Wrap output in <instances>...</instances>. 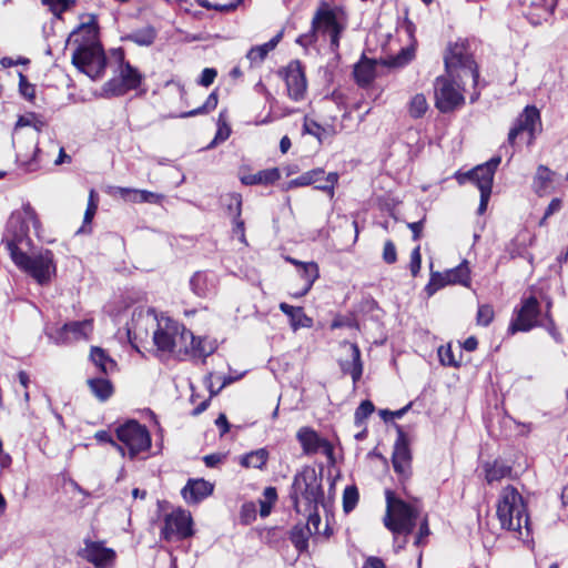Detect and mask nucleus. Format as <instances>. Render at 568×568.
<instances>
[{
	"mask_svg": "<svg viewBox=\"0 0 568 568\" xmlns=\"http://www.w3.org/2000/svg\"><path fill=\"white\" fill-rule=\"evenodd\" d=\"M444 60L446 74L436 78L434 84L435 105L440 112L448 113L462 106L465 102L460 92L464 79L470 78L474 85H476L479 72L464 42L449 45Z\"/></svg>",
	"mask_w": 568,
	"mask_h": 568,
	"instance_id": "f257e3e1",
	"label": "nucleus"
},
{
	"mask_svg": "<svg viewBox=\"0 0 568 568\" xmlns=\"http://www.w3.org/2000/svg\"><path fill=\"white\" fill-rule=\"evenodd\" d=\"M497 518L500 527L505 530L516 534L517 538L524 539L530 535V523L527 514L526 504L519 491L507 486L500 491L497 503Z\"/></svg>",
	"mask_w": 568,
	"mask_h": 568,
	"instance_id": "f03ea898",
	"label": "nucleus"
},
{
	"mask_svg": "<svg viewBox=\"0 0 568 568\" xmlns=\"http://www.w3.org/2000/svg\"><path fill=\"white\" fill-rule=\"evenodd\" d=\"M291 498L297 513L318 508L324 503V489L322 486V473L314 467L305 466L296 473L292 484Z\"/></svg>",
	"mask_w": 568,
	"mask_h": 568,
	"instance_id": "7ed1b4c3",
	"label": "nucleus"
},
{
	"mask_svg": "<svg viewBox=\"0 0 568 568\" xmlns=\"http://www.w3.org/2000/svg\"><path fill=\"white\" fill-rule=\"evenodd\" d=\"M13 263L23 272L29 274L40 285L50 282L55 272L53 254L49 250H40L29 255L27 251H12Z\"/></svg>",
	"mask_w": 568,
	"mask_h": 568,
	"instance_id": "20e7f679",
	"label": "nucleus"
},
{
	"mask_svg": "<svg viewBox=\"0 0 568 568\" xmlns=\"http://www.w3.org/2000/svg\"><path fill=\"white\" fill-rule=\"evenodd\" d=\"M116 438L130 459H134L140 453L151 447V435L148 428L136 420H128L120 425L116 428Z\"/></svg>",
	"mask_w": 568,
	"mask_h": 568,
	"instance_id": "39448f33",
	"label": "nucleus"
},
{
	"mask_svg": "<svg viewBox=\"0 0 568 568\" xmlns=\"http://www.w3.org/2000/svg\"><path fill=\"white\" fill-rule=\"evenodd\" d=\"M72 64L92 80L100 79L106 67V57L101 44L78 45L72 54Z\"/></svg>",
	"mask_w": 568,
	"mask_h": 568,
	"instance_id": "423d86ee",
	"label": "nucleus"
},
{
	"mask_svg": "<svg viewBox=\"0 0 568 568\" xmlns=\"http://www.w3.org/2000/svg\"><path fill=\"white\" fill-rule=\"evenodd\" d=\"M393 426H395L397 430V439L393 449V470L397 474L398 481L404 493H406V484L413 475L412 439L403 426L395 425L394 423Z\"/></svg>",
	"mask_w": 568,
	"mask_h": 568,
	"instance_id": "0eeeda50",
	"label": "nucleus"
},
{
	"mask_svg": "<svg viewBox=\"0 0 568 568\" xmlns=\"http://www.w3.org/2000/svg\"><path fill=\"white\" fill-rule=\"evenodd\" d=\"M120 61L119 74L106 81L102 87L101 95L104 98L122 97L141 85L143 77L139 70L130 62L124 61L123 55Z\"/></svg>",
	"mask_w": 568,
	"mask_h": 568,
	"instance_id": "6e6552de",
	"label": "nucleus"
},
{
	"mask_svg": "<svg viewBox=\"0 0 568 568\" xmlns=\"http://www.w3.org/2000/svg\"><path fill=\"white\" fill-rule=\"evenodd\" d=\"M418 509L410 503L400 499L393 491V535H403L397 548H403L407 536L413 531L418 518Z\"/></svg>",
	"mask_w": 568,
	"mask_h": 568,
	"instance_id": "1a4fd4ad",
	"label": "nucleus"
},
{
	"mask_svg": "<svg viewBox=\"0 0 568 568\" xmlns=\"http://www.w3.org/2000/svg\"><path fill=\"white\" fill-rule=\"evenodd\" d=\"M540 131L541 119L539 110L534 105H527L516 119L514 126L509 130L507 141L510 146H514L517 136L526 132L529 136L528 144H531L536 134Z\"/></svg>",
	"mask_w": 568,
	"mask_h": 568,
	"instance_id": "9d476101",
	"label": "nucleus"
},
{
	"mask_svg": "<svg viewBox=\"0 0 568 568\" xmlns=\"http://www.w3.org/2000/svg\"><path fill=\"white\" fill-rule=\"evenodd\" d=\"M539 315L540 305L538 300L535 296L524 298L516 318L511 321L508 327L509 333L528 332L535 326L542 325V323L538 321Z\"/></svg>",
	"mask_w": 568,
	"mask_h": 568,
	"instance_id": "9b49d317",
	"label": "nucleus"
},
{
	"mask_svg": "<svg viewBox=\"0 0 568 568\" xmlns=\"http://www.w3.org/2000/svg\"><path fill=\"white\" fill-rule=\"evenodd\" d=\"M398 42L403 44L397 54H393V69L407 65L414 58L417 41L415 39V27L412 22L405 21L396 28Z\"/></svg>",
	"mask_w": 568,
	"mask_h": 568,
	"instance_id": "f8f14e48",
	"label": "nucleus"
},
{
	"mask_svg": "<svg viewBox=\"0 0 568 568\" xmlns=\"http://www.w3.org/2000/svg\"><path fill=\"white\" fill-rule=\"evenodd\" d=\"M79 556L92 564L94 568H113L116 554L100 541L84 542V547L79 551Z\"/></svg>",
	"mask_w": 568,
	"mask_h": 568,
	"instance_id": "ddd939ff",
	"label": "nucleus"
},
{
	"mask_svg": "<svg viewBox=\"0 0 568 568\" xmlns=\"http://www.w3.org/2000/svg\"><path fill=\"white\" fill-rule=\"evenodd\" d=\"M287 94L294 101H301L305 97L307 82L302 63L298 60L291 61L283 71Z\"/></svg>",
	"mask_w": 568,
	"mask_h": 568,
	"instance_id": "4468645a",
	"label": "nucleus"
},
{
	"mask_svg": "<svg viewBox=\"0 0 568 568\" xmlns=\"http://www.w3.org/2000/svg\"><path fill=\"white\" fill-rule=\"evenodd\" d=\"M341 347L345 352V357L338 361L339 368L343 374L349 375L353 381L354 388L363 375V362L361 358V351L354 343L344 342Z\"/></svg>",
	"mask_w": 568,
	"mask_h": 568,
	"instance_id": "2eb2a0df",
	"label": "nucleus"
},
{
	"mask_svg": "<svg viewBox=\"0 0 568 568\" xmlns=\"http://www.w3.org/2000/svg\"><path fill=\"white\" fill-rule=\"evenodd\" d=\"M192 519L189 513L184 510L173 511L165 517L162 535L170 540L173 536L180 539L187 538L192 535Z\"/></svg>",
	"mask_w": 568,
	"mask_h": 568,
	"instance_id": "dca6fc26",
	"label": "nucleus"
},
{
	"mask_svg": "<svg viewBox=\"0 0 568 568\" xmlns=\"http://www.w3.org/2000/svg\"><path fill=\"white\" fill-rule=\"evenodd\" d=\"M29 225L26 221H19L16 216H12L8 225V234L6 236V247L12 258V251H24L30 248L31 239L28 235Z\"/></svg>",
	"mask_w": 568,
	"mask_h": 568,
	"instance_id": "f3484780",
	"label": "nucleus"
},
{
	"mask_svg": "<svg viewBox=\"0 0 568 568\" xmlns=\"http://www.w3.org/2000/svg\"><path fill=\"white\" fill-rule=\"evenodd\" d=\"M91 332L92 321L84 320L65 323L62 327L58 328L54 334H48V336L57 344H67L71 341L87 338Z\"/></svg>",
	"mask_w": 568,
	"mask_h": 568,
	"instance_id": "a211bd4d",
	"label": "nucleus"
},
{
	"mask_svg": "<svg viewBox=\"0 0 568 568\" xmlns=\"http://www.w3.org/2000/svg\"><path fill=\"white\" fill-rule=\"evenodd\" d=\"M500 161L501 156L496 155L467 173L468 179L476 184L480 192H491L494 174Z\"/></svg>",
	"mask_w": 568,
	"mask_h": 568,
	"instance_id": "6ab92c4d",
	"label": "nucleus"
},
{
	"mask_svg": "<svg viewBox=\"0 0 568 568\" xmlns=\"http://www.w3.org/2000/svg\"><path fill=\"white\" fill-rule=\"evenodd\" d=\"M69 41H73L78 45L101 44L99 41L98 18L93 13L85 14L79 28L70 34Z\"/></svg>",
	"mask_w": 568,
	"mask_h": 568,
	"instance_id": "aec40b11",
	"label": "nucleus"
},
{
	"mask_svg": "<svg viewBox=\"0 0 568 568\" xmlns=\"http://www.w3.org/2000/svg\"><path fill=\"white\" fill-rule=\"evenodd\" d=\"M528 3L527 18L530 23L537 26L546 21L554 12L558 0H525Z\"/></svg>",
	"mask_w": 568,
	"mask_h": 568,
	"instance_id": "412c9836",
	"label": "nucleus"
},
{
	"mask_svg": "<svg viewBox=\"0 0 568 568\" xmlns=\"http://www.w3.org/2000/svg\"><path fill=\"white\" fill-rule=\"evenodd\" d=\"M213 493V485L204 479H190L182 489V496L189 504H196Z\"/></svg>",
	"mask_w": 568,
	"mask_h": 568,
	"instance_id": "4be33fe9",
	"label": "nucleus"
},
{
	"mask_svg": "<svg viewBox=\"0 0 568 568\" xmlns=\"http://www.w3.org/2000/svg\"><path fill=\"white\" fill-rule=\"evenodd\" d=\"M179 325L175 322H168L165 327L159 326L154 332L153 342L160 351L172 352L176 346Z\"/></svg>",
	"mask_w": 568,
	"mask_h": 568,
	"instance_id": "5701e85b",
	"label": "nucleus"
},
{
	"mask_svg": "<svg viewBox=\"0 0 568 568\" xmlns=\"http://www.w3.org/2000/svg\"><path fill=\"white\" fill-rule=\"evenodd\" d=\"M17 162L26 172H36L43 165L49 163L37 144L33 145L31 152L17 151Z\"/></svg>",
	"mask_w": 568,
	"mask_h": 568,
	"instance_id": "b1692460",
	"label": "nucleus"
},
{
	"mask_svg": "<svg viewBox=\"0 0 568 568\" xmlns=\"http://www.w3.org/2000/svg\"><path fill=\"white\" fill-rule=\"evenodd\" d=\"M376 60L363 55L354 65L353 75L359 87L365 88L372 83L376 75Z\"/></svg>",
	"mask_w": 568,
	"mask_h": 568,
	"instance_id": "393cba45",
	"label": "nucleus"
},
{
	"mask_svg": "<svg viewBox=\"0 0 568 568\" xmlns=\"http://www.w3.org/2000/svg\"><path fill=\"white\" fill-rule=\"evenodd\" d=\"M338 24H341V22L337 20L336 13L326 6L318 8L312 19L313 29H316L317 32L328 31Z\"/></svg>",
	"mask_w": 568,
	"mask_h": 568,
	"instance_id": "a878e982",
	"label": "nucleus"
},
{
	"mask_svg": "<svg viewBox=\"0 0 568 568\" xmlns=\"http://www.w3.org/2000/svg\"><path fill=\"white\" fill-rule=\"evenodd\" d=\"M306 455H313L320 452L324 438L310 427H302L296 435Z\"/></svg>",
	"mask_w": 568,
	"mask_h": 568,
	"instance_id": "bb28decb",
	"label": "nucleus"
},
{
	"mask_svg": "<svg viewBox=\"0 0 568 568\" xmlns=\"http://www.w3.org/2000/svg\"><path fill=\"white\" fill-rule=\"evenodd\" d=\"M90 359L103 375H109L116 369L115 361L101 347H91Z\"/></svg>",
	"mask_w": 568,
	"mask_h": 568,
	"instance_id": "cd10ccee",
	"label": "nucleus"
},
{
	"mask_svg": "<svg viewBox=\"0 0 568 568\" xmlns=\"http://www.w3.org/2000/svg\"><path fill=\"white\" fill-rule=\"evenodd\" d=\"M280 310L288 316L291 326L294 331L300 327H308L312 323V320L307 317L300 306H292L287 303H281Z\"/></svg>",
	"mask_w": 568,
	"mask_h": 568,
	"instance_id": "c85d7f7f",
	"label": "nucleus"
},
{
	"mask_svg": "<svg viewBox=\"0 0 568 568\" xmlns=\"http://www.w3.org/2000/svg\"><path fill=\"white\" fill-rule=\"evenodd\" d=\"M281 178V173L277 168H271L266 170L258 171L254 174L245 175L241 179L242 183L245 185H256V184H273Z\"/></svg>",
	"mask_w": 568,
	"mask_h": 568,
	"instance_id": "c756f323",
	"label": "nucleus"
},
{
	"mask_svg": "<svg viewBox=\"0 0 568 568\" xmlns=\"http://www.w3.org/2000/svg\"><path fill=\"white\" fill-rule=\"evenodd\" d=\"M554 174L555 173L545 165H539L537 168L536 175L532 182V189L539 196L549 193L552 184Z\"/></svg>",
	"mask_w": 568,
	"mask_h": 568,
	"instance_id": "7c9ffc66",
	"label": "nucleus"
},
{
	"mask_svg": "<svg viewBox=\"0 0 568 568\" xmlns=\"http://www.w3.org/2000/svg\"><path fill=\"white\" fill-rule=\"evenodd\" d=\"M298 273L304 281V285L301 292L294 294L296 297L304 296L312 288L314 282L320 276L318 265L315 262H306V264H303V267L298 270Z\"/></svg>",
	"mask_w": 568,
	"mask_h": 568,
	"instance_id": "2f4dec72",
	"label": "nucleus"
},
{
	"mask_svg": "<svg viewBox=\"0 0 568 568\" xmlns=\"http://www.w3.org/2000/svg\"><path fill=\"white\" fill-rule=\"evenodd\" d=\"M88 386L92 394L101 402L108 400L113 394V385L105 377H93L88 379Z\"/></svg>",
	"mask_w": 568,
	"mask_h": 568,
	"instance_id": "473e14b6",
	"label": "nucleus"
},
{
	"mask_svg": "<svg viewBox=\"0 0 568 568\" xmlns=\"http://www.w3.org/2000/svg\"><path fill=\"white\" fill-rule=\"evenodd\" d=\"M447 281L452 284H459L464 286H469L470 283V270L468 267V262L464 261L458 266L446 271Z\"/></svg>",
	"mask_w": 568,
	"mask_h": 568,
	"instance_id": "72a5a7b5",
	"label": "nucleus"
},
{
	"mask_svg": "<svg viewBox=\"0 0 568 568\" xmlns=\"http://www.w3.org/2000/svg\"><path fill=\"white\" fill-rule=\"evenodd\" d=\"M310 536V528L304 527L303 524H297L292 528L290 539L295 548L302 552L307 549Z\"/></svg>",
	"mask_w": 568,
	"mask_h": 568,
	"instance_id": "f704fd0d",
	"label": "nucleus"
},
{
	"mask_svg": "<svg viewBox=\"0 0 568 568\" xmlns=\"http://www.w3.org/2000/svg\"><path fill=\"white\" fill-rule=\"evenodd\" d=\"M268 459V453L265 448H260L257 450L251 452L244 455L241 459V465L246 468H257L261 469Z\"/></svg>",
	"mask_w": 568,
	"mask_h": 568,
	"instance_id": "c9c22d12",
	"label": "nucleus"
},
{
	"mask_svg": "<svg viewBox=\"0 0 568 568\" xmlns=\"http://www.w3.org/2000/svg\"><path fill=\"white\" fill-rule=\"evenodd\" d=\"M486 480L491 484L494 481H499L500 479L510 476L511 467L501 463L495 462L494 464L486 465Z\"/></svg>",
	"mask_w": 568,
	"mask_h": 568,
	"instance_id": "e433bc0d",
	"label": "nucleus"
},
{
	"mask_svg": "<svg viewBox=\"0 0 568 568\" xmlns=\"http://www.w3.org/2000/svg\"><path fill=\"white\" fill-rule=\"evenodd\" d=\"M156 38V31L153 27L148 26L138 29L128 36V39L139 45H151Z\"/></svg>",
	"mask_w": 568,
	"mask_h": 568,
	"instance_id": "4c0bfd02",
	"label": "nucleus"
},
{
	"mask_svg": "<svg viewBox=\"0 0 568 568\" xmlns=\"http://www.w3.org/2000/svg\"><path fill=\"white\" fill-rule=\"evenodd\" d=\"M325 172L322 169H315L301 174L298 178L293 179L288 182L287 187L294 189L300 186H307L315 184L320 181V176L324 175Z\"/></svg>",
	"mask_w": 568,
	"mask_h": 568,
	"instance_id": "58836bf2",
	"label": "nucleus"
},
{
	"mask_svg": "<svg viewBox=\"0 0 568 568\" xmlns=\"http://www.w3.org/2000/svg\"><path fill=\"white\" fill-rule=\"evenodd\" d=\"M217 103H219L217 93L215 91H213L212 93L209 94L206 101L201 106H199L194 110L187 111V112H183L179 115V118L185 119V118L196 116L200 114H207L211 111L216 109Z\"/></svg>",
	"mask_w": 568,
	"mask_h": 568,
	"instance_id": "ea45409f",
	"label": "nucleus"
},
{
	"mask_svg": "<svg viewBox=\"0 0 568 568\" xmlns=\"http://www.w3.org/2000/svg\"><path fill=\"white\" fill-rule=\"evenodd\" d=\"M190 285L194 294L197 296H205L211 290L207 274L204 272H196L191 277Z\"/></svg>",
	"mask_w": 568,
	"mask_h": 568,
	"instance_id": "a19ab883",
	"label": "nucleus"
},
{
	"mask_svg": "<svg viewBox=\"0 0 568 568\" xmlns=\"http://www.w3.org/2000/svg\"><path fill=\"white\" fill-rule=\"evenodd\" d=\"M447 273H439V272H434L432 273L430 275V280L428 282V284L426 285L425 287V291L427 293L428 296H432L434 295L438 290L443 288L444 286L450 284L448 281H447Z\"/></svg>",
	"mask_w": 568,
	"mask_h": 568,
	"instance_id": "79ce46f5",
	"label": "nucleus"
},
{
	"mask_svg": "<svg viewBox=\"0 0 568 568\" xmlns=\"http://www.w3.org/2000/svg\"><path fill=\"white\" fill-rule=\"evenodd\" d=\"M216 349L215 342L197 338L195 344L192 346L191 354L193 356L207 357L213 354Z\"/></svg>",
	"mask_w": 568,
	"mask_h": 568,
	"instance_id": "37998d69",
	"label": "nucleus"
},
{
	"mask_svg": "<svg viewBox=\"0 0 568 568\" xmlns=\"http://www.w3.org/2000/svg\"><path fill=\"white\" fill-rule=\"evenodd\" d=\"M54 17L61 18L62 13L75 4V0H41Z\"/></svg>",
	"mask_w": 568,
	"mask_h": 568,
	"instance_id": "c03bdc74",
	"label": "nucleus"
},
{
	"mask_svg": "<svg viewBox=\"0 0 568 568\" xmlns=\"http://www.w3.org/2000/svg\"><path fill=\"white\" fill-rule=\"evenodd\" d=\"M24 126H33L34 130L39 133L41 132L42 128L44 126L43 121L39 120L34 113H29L27 115L19 116L14 130H13V136L17 134L18 130L20 128Z\"/></svg>",
	"mask_w": 568,
	"mask_h": 568,
	"instance_id": "a18cd8bd",
	"label": "nucleus"
},
{
	"mask_svg": "<svg viewBox=\"0 0 568 568\" xmlns=\"http://www.w3.org/2000/svg\"><path fill=\"white\" fill-rule=\"evenodd\" d=\"M359 494L356 486H347L343 493V509L346 514L354 510L358 503Z\"/></svg>",
	"mask_w": 568,
	"mask_h": 568,
	"instance_id": "49530a36",
	"label": "nucleus"
},
{
	"mask_svg": "<svg viewBox=\"0 0 568 568\" xmlns=\"http://www.w3.org/2000/svg\"><path fill=\"white\" fill-rule=\"evenodd\" d=\"M225 206L229 211V214L235 217L241 216L242 213V195L239 193L227 194L225 197Z\"/></svg>",
	"mask_w": 568,
	"mask_h": 568,
	"instance_id": "de8ad7c7",
	"label": "nucleus"
},
{
	"mask_svg": "<svg viewBox=\"0 0 568 568\" xmlns=\"http://www.w3.org/2000/svg\"><path fill=\"white\" fill-rule=\"evenodd\" d=\"M199 337L194 336V334L185 328L184 326L179 328L178 335H176V345L181 344L185 348V353H191L192 346L195 344Z\"/></svg>",
	"mask_w": 568,
	"mask_h": 568,
	"instance_id": "09e8293b",
	"label": "nucleus"
},
{
	"mask_svg": "<svg viewBox=\"0 0 568 568\" xmlns=\"http://www.w3.org/2000/svg\"><path fill=\"white\" fill-rule=\"evenodd\" d=\"M304 515H307V521L306 524H303L304 527L310 528V534L315 535L320 532V525H321V516L318 514V508H314L312 510H305V508H302V513Z\"/></svg>",
	"mask_w": 568,
	"mask_h": 568,
	"instance_id": "8fccbe9b",
	"label": "nucleus"
},
{
	"mask_svg": "<svg viewBox=\"0 0 568 568\" xmlns=\"http://www.w3.org/2000/svg\"><path fill=\"white\" fill-rule=\"evenodd\" d=\"M162 194L150 192L146 190H136V193H134V197L131 199V202L159 204L162 201Z\"/></svg>",
	"mask_w": 568,
	"mask_h": 568,
	"instance_id": "3c124183",
	"label": "nucleus"
},
{
	"mask_svg": "<svg viewBox=\"0 0 568 568\" xmlns=\"http://www.w3.org/2000/svg\"><path fill=\"white\" fill-rule=\"evenodd\" d=\"M428 104L423 94L413 97L409 105V112L414 118H420L427 111Z\"/></svg>",
	"mask_w": 568,
	"mask_h": 568,
	"instance_id": "603ef678",
	"label": "nucleus"
},
{
	"mask_svg": "<svg viewBox=\"0 0 568 568\" xmlns=\"http://www.w3.org/2000/svg\"><path fill=\"white\" fill-rule=\"evenodd\" d=\"M374 412V405L371 400H363L356 408L354 420L357 426L363 425L364 420Z\"/></svg>",
	"mask_w": 568,
	"mask_h": 568,
	"instance_id": "864d4df0",
	"label": "nucleus"
},
{
	"mask_svg": "<svg viewBox=\"0 0 568 568\" xmlns=\"http://www.w3.org/2000/svg\"><path fill=\"white\" fill-rule=\"evenodd\" d=\"M494 316H495V312H494V308L491 305H489V304L479 305L478 311H477V316H476L477 324L481 325V326H488L493 322Z\"/></svg>",
	"mask_w": 568,
	"mask_h": 568,
	"instance_id": "5fc2aeb1",
	"label": "nucleus"
},
{
	"mask_svg": "<svg viewBox=\"0 0 568 568\" xmlns=\"http://www.w3.org/2000/svg\"><path fill=\"white\" fill-rule=\"evenodd\" d=\"M337 173H328L326 176L322 175L320 176V181L315 183V189L328 192L331 195H333L334 186L337 183Z\"/></svg>",
	"mask_w": 568,
	"mask_h": 568,
	"instance_id": "6e6d98bb",
	"label": "nucleus"
},
{
	"mask_svg": "<svg viewBox=\"0 0 568 568\" xmlns=\"http://www.w3.org/2000/svg\"><path fill=\"white\" fill-rule=\"evenodd\" d=\"M268 54V50L264 44L252 47L246 53V58L250 60L251 65L262 63L266 55Z\"/></svg>",
	"mask_w": 568,
	"mask_h": 568,
	"instance_id": "4d7b16f0",
	"label": "nucleus"
},
{
	"mask_svg": "<svg viewBox=\"0 0 568 568\" xmlns=\"http://www.w3.org/2000/svg\"><path fill=\"white\" fill-rule=\"evenodd\" d=\"M438 357L443 365L446 366H458V361L455 358L450 345L440 346L438 348Z\"/></svg>",
	"mask_w": 568,
	"mask_h": 568,
	"instance_id": "13d9d810",
	"label": "nucleus"
},
{
	"mask_svg": "<svg viewBox=\"0 0 568 568\" xmlns=\"http://www.w3.org/2000/svg\"><path fill=\"white\" fill-rule=\"evenodd\" d=\"M317 41V30L313 29V26L311 24V30L306 33L301 34L296 39V43L302 45L303 48H308L310 45H313Z\"/></svg>",
	"mask_w": 568,
	"mask_h": 568,
	"instance_id": "bf43d9fd",
	"label": "nucleus"
},
{
	"mask_svg": "<svg viewBox=\"0 0 568 568\" xmlns=\"http://www.w3.org/2000/svg\"><path fill=\"white\" fill-rule=\"evenodd\" d=\"M94 437H95V439H97L98 442H101V443H110L112 446H114V447L119 450V453H120L123 457L125 456V452H124V449H123V446H122V445H120L119 443H116V442L112 438V436L110 435V433H109V432H106V430H99V432H97V433H95Z\"/></svg>",
	"mask_w": 568,
	"mask_h": 568,
	"instance_id": "052dcab7",
	"label": "nucleus"
},
{
	"mask_svg": "<svg viewBox=\"0 0 568 568\" xmlns=\"http://www.w3.org/2000/svg\"><path fill=\"white\" fill-rule=\"evenodd\" d=\"M344 29H345V26L341 23L337 27L328 30L329 38H331L329 47L333 52H337V50L339 48V40H341V36H342Z\"/></svg>",
	"mask_w": 568,
	"mask_h": 568,
	"instance_id": "680f3d73",
	"label": "nucleus"
},
{
	"mask_svg": "<svg viewBox=\"0 0 568 568\" xmlns=\"http://www.w3.org/2000/svg\"><path fill=\"white\" fill-rule=\"evenodd\" d=\"M217 75V71L214 68H205L197 81L200 85L210 87Z\"/></svg>",
	"mask_w": 568,
	"mask_h": 568,
	"instance_id": "e2e57ef3",
	"label": "nucleus"
},
{
	"mask_svg": "<svg viewBox=\"0 0 568 568\" xmlns=\"http://www.w3.org/2000/svg\"><path fill=\"white\" fill-rule=\"evenodd\" d=\"M94 190H91L90 191V196H89V203H88V207L85 210V213H84V217H83V222L84 223H91L97 210H98V204L97 202L94 201Z\"/></svg>",
	"mask_w": 568,
	"mask_h": 568,
	"instance_id": "0e129e2a",
	"label": "nucleus"
},
{
	"mask_svg": "<svg viewBox=\"0 0 568 568\" xmlns=\"http://www.w3.org/2000/svg\"><path fill=\"white\" fill-rule=\"evenodd\" d=\"M23 214H24L23 219H20V217H17V219L19 221H26V223L28 225H29V223H32L36 229L39 226V223H40L39 219L37 216L34 209L30 204H27L23 206Z\"/></svg>",
	"mask_w": 568,
	"mask_h": 568,
	"instance_id": "69168bd1",
	"label": "nucleus"
},
{
	"mask_svg": "<svg viewBox=\"0 0 568 568\" xmlns=\"http://www.w3.org/2000/svg\"><path fill=\"white\" fill-rule=\"evenodd\" d=\"M233 234L240 242L246 243L244 221L241 216L233 220Z\"/></svg>",
	"mask_w": 568,
	"mask_h": 568,
	"instance_id": "338daca9",
	"label": "nucleus"
},
{
	"mask_svg": "<svg viewBox=\"0 0 568 568\" xmlns=\"http://www.w3.org/2000/svg\"><path fill=\"white\" fill-rule=\"evenodd\" d=\"M561 209V201L559 199H552L545 211V214L540 221V225L545 223V221L551 216L554 213L558 212Z\"/></svg>",
	"mask_w": 568,
	"mask_h": 568,
	"instance_id": "774afa93",
	"label": "nucleus"
}]
</instances>
